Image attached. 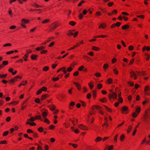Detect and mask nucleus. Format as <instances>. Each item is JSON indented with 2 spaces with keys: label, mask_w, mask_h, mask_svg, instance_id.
Returning <instances> with one entry per match:
<instances>
[{
  "label": "nucleus",
  "mask_w": 150,
  "mask_h": 150,
  "mask_svg": "<svg viewBox=\"0 0 150 150\" xmlns=\"http://www.w3.org/2000/svg\"><path fill=\"white\" fill-rule=\"evenodd\" d=\"M59 25L58 22H55L52 23L51 25V28L49 30L50 31H53Z\"/></svg>",
  "instance_id": "nucleus-1"
},
{
  "label": "nucleus",
  "mask_w": 150,
  "mask_h": 150,
  "mask_svg": "<svg viewBox=\"0 0 150 150\" xmlns=\"http://www.w3.org/2000/svg\"><path fill=\"white\" fill-rule=\"evenodd\" d=\"M121 111L124 114H127L128 113V108L126 106H124L121 108Z\"/></svg>",
  "instance_id": "nucleus-2"
},
{
  "label": "nucleus",
  "mask_w": 150,
  "mask_h": 150,
  "mask_svg": "<svg viewBox=\"0 0 150 150\" xmlns=\"http://www.w3.org/2000/svg\"><path fill=\"white\" fill-rule=\"evenodd\" d=\"M78 127L80 129L83 130H86L88 129V128L87 127L85 126L82 125H79Z\"/></svg>",
  "instance_id": "nucleus-3"
},
{
  "label": "nucleus",
  "mask_w": 150,
  "mask_h": 150,
  "mask_svg": "<svg viewBox=\"0 0 150 150\" xmlns=\"http://www.w3.org/2000/svg\"><path fill=\"white\" fill-rule=\"evenodd\" d=\"M28 100V99H27L26 100L24 101L22 104H21V109L22 110H24L25 108H26L27 105L26 103V101Z\"/></svg>",
  "instance_id": "nucleus-4"
},
{
  "label": "nucleus",
  "mask_w": 150,
  "mask_h": 150,
  "mask_svg": "<svg viewBox=\"0 0 150 150\" xmlns=\"http://www.w3.org/2000/svg\"><path fill=\"white\" fill-rule=\"evenodd\" d=\"M130 76L131 78L134 76V79H136L137 77L136 76V74L134 71H131L130 72Z\"/></svg>",
  "instance_id": "nucleus-5"
},
{
  "label": "nucleus",
  "mask_w": 150,
  "mask_h": 150,
  "mask_svg": "<svg viewBox=\"0 0 150 150\" xmlns=\"http://www.w3.org/2000/svg\"><path fill=\"white\" fill-rule=\"evenodd\" d=\"M117 94L114 92H112V94H110L109 95V98L110 99H111L112 97L113 98L115 99L117 98Z\"/></svg>",
  "instance_id": "nucleus-6"
},
{
  "label": "nucleus",
  "mask_w": 150,
  "mask_h": 150,
  "mask_svg": "<svg viewBox=\"0 0 150 150\" xmlns=\"http://www.w3.org/2000/svg\"><path fill=\"white\" fill-rule=\"evenodd\" d=\"M138 75L139 76H144L146 75L144 71H142V72L137 71Z\"/></svg>",
  "instance_id": "nucleus-7"
},
{
  "label": "nucleus",
  "mask_w": 150,
  "mask_h": 150,
  "mask_svg": "<svg viewBox=\"0 0 150 150\" xmlns=\"http://www.w3.org/2000/svg\"><path fill=\"white\" fill-rule=\"evenodd\" d=\"M73 83L76 85L78 90H81V86L79 83L75 82H74Z\"/></svg>",
  "instance_id": "nucleus-8"
},
{
  "label": "nucleus",
  "mask_w": 150,
  "mask_h": 150,
  "mask_svg": "<svg viewBox=\"0 0 150 150\" xmlns=\"http://www.w3.org/2000/svg\"><path fill=\"white\" fill-rule=\"evenodd\" d=\"M149 114L146 112L144 116V119L145 121L147 122L148 121V119L149 118Z\"/></svg>",
  "instance_id": "nucleus-9"
},
{
  "label": "nucleus",
  "mask_w": 150,
  "mask_h": 150,
  "mask_svg": "<svg viewBox=\"0 0 150 150\" xmlns=\"http://www.w3.org/2000/svg\"><path fill=\"white\" fill-rule=\"evenodd\" d=\"M35 118L34 117H31L30 119H27V122H33L35 121Z\"/></svg>",
  "instance_id": "nucleus-10"
},
{
  "label": "nucleus",
  "mask_w": 150,
  "mask_h": 150,
  "mask_svg": "<svg viewBox=\"0 0 150 150\" xmlns=\"http://www.w3.org/2000/svg\"><path fill=\"white\" fill-rule=\"evenodd\" d=\"M146 50L147 51H149L150 50V47H149L148 46L146 47V46H144L142 49V50L143 52H144V51Z\"/></svg>",
  "instance_id": "nucleus-11"
},
{
  "label": "nucleus",
  "mask_w": 150,
  "mask_h": 150,
  "mask_svg": "<svg viewBox=\"0 0 150 150\" xmlns=\"http://www.w3.org/2000/svg\"><path fill=\"white\" fill-rule=\"evenodd\" d=\"M38 56L35 54H32L31 56V58L32 60H36Z\"/></svg>",
  "instance_id": "nucleus-12"
},
{
  "label": "nucleus",
  "mask_w": 150,
  "mask_h": 150,
  "mask_svg": "<svg viewBox=\"0 0 150 150\" xmlns=\"http://www.w3.org/2000/svg\"><path fill=\"white\" fill-rule=\"evenodd\" d=\"M29 22L28 20L27 19H23L21 21V22L22 23L26 24L28 23Z\"/></svg>",
  "instance_id": "nucleus-13"
},
{
  "label": "nucleus",
  "mask_w": 150,
  "mask_h": 150,
  "mask_svg": "<svg viewBox=\"0 0 150 150\" xmlns=\"http://www.w3.org/2000/svg\"><path fill=\"white\" fill-rule=\"evenodd\" d=\"M129 28V26L127 25H125L124 26H122V29L123 30L127 29Z\"/></svg>",
  "instance_id": "nucleus-14"
},
{
  "label": "nucleus",
  "mask_w": 150,
  "mask_h": 150,
  "mask_svg": "<svg viewBox=\"0 0 150 150\" xmlns=\"http://www.w3.org/2000/svg\"><path fill=\"white\" fill-rule=\"evenodd\" d=\"M132 127V125H130L129 126L127 130V132L128 133H129L131 131Z\"/></svg>",
  "instance_id": "nucleus-15"
},
{
  "label": "nucleus",
  "mask_w": 150,
  "mask_h": 150,
  "mask_svg": "<svg viewBox=\"0 0 150 150\" xmlns=\"http://www.w3.org/2000/svg\"><path fill=\"white\" fill-rule=\"evenodd\" d=\"M45 48V47L43 46H41L39 47H38L36 48V50L37 51H39L40 50H42L43 49H44Z\"/></svg>",
  "instance_id": "nucleus-16"
},
{
  "label": "nucleus",
  "mask_w": 150,
  "mask_h": 150,
  "mask_svg": "<svg viewBox=\"0 0 150 150\" xmlns=\"http://www.w3.org/2000/svg\"><path fill=\"white\" fill-rule=\"evenodd\" d=\"M150 90V87L147 86H145V88L144 89V92H146V91H148L149 90Z\"/></svg>",
  "instance_id": "nucleus-17"
},
{
  "label": "nucleus",
  "mask_w": 150,
  "mask_h": 150,
  "mask_svg": "<svg viewBox=\"0 0 150 150\" xmlns=\"http://www.w3.org/2000/svg\"><path fill=\"white\" fill-rule=\"evenodd\" d=\"M92 50L96 51H99L100 50V48H99V47L94 46L92 47Z\"/></svg>",
  "instance_id": "nucleus-18"
},
{
  "label": "nucleus",
  "mask_w": 150,
  "mask_h": 150,
  "mask_svg": "<svg viewBox=\"0 0 150 150\" xmlns=\"http://www.w3.org/2000/svg\"><path fill=\"white\" fill-rule=\"evenodd\" d=\"M28 54H26L23 56V58L25 61H26L27 60V58L28 57Z\"/></svg>",
  "instance_id": "nucleus-19"
},
{
  "label": "nucleus",
  "mask_w": 150,
  "mask_h": 150,
  "mask_svg": "<svg viewBox=\"0 0 150 150\" xmlns=\"http://www.w3.org/2000/svg\"><path fill=\"white\" fill-rule=\"evenodd\" d=\"M26 124H28L30 125L31 126H35L36 125V124L35 122H26Z\"/></svg>",
  "instance_id": "nucleus-20"
},
{
  "label": "nucleus",
  "mask_w": 150,
  "mask_h": 150,
  "mask_svg": "<svg viewBox=\"0 0 150 150\" xmlns=\"http://www.w3.org/2000/svg\"><path fill=\"white\" fill-rule=\"evenodd\" d=\"M102 139V138H101L100 137H98L95 139V141L96 142H98L100 141H101Z\"/></svg>",
  "instance_id": "nucleus-21"
},
{
  "label": "nucleus",
  "mask_w": 150,
  "mask_h": 150,
  "mask_svg": "<svg viewBox=\"0 0 150 150\" xmlns=\"http://www.w3.org/2000/svg\"><path fill=\"white\" fill-rule=\"evenodd\" d=\"M125 138V136L124 134H122L121 135L120 137V139L121 141H122Z\"/></svg>",
  "instance_id": "nucleus-22"
},
{
  "label": "nucleus",
  "mask_w": 150,
  "mask_h": 150,
  "mask_svg": "<svg viewBox=\"0 0 150 150\" xmlns=\"http://www.w3.org/2000/svg\"><path fill=\"white\" fill-rule=\"evenodd\" d=\"M109 67V65L107 64H104L103 66V68L104 69L106 70Z\"/></svg>",
  "instance_id": "nucleus-23"
},
{
  "label": "nucleus",
  "mask_w": 150,
  "mask_h": 150,
  "mask_svg": "<svg viewBox=\"0 0 150 150\" xmlns=\"http://www.w3.org/2000/svg\"><path fill=\"white\" fill-rule=\"evenodd\" d=\"M69 24L71 26H74L75 25L76 23L73 21H71L69 22Z\"/></svg>",
  "instance_id": "nucleus-24"
},
{
  "label": "nucleus",
  "mask_w": 150,
  "mask_h": 150,
  "mask_svg": "<svg viewBox=\"0 0 150 150\" xmlns=\"http://www.w3.org/2000/svg\"><path fill=\"white\" fill-rule=\"evenodd\" d=\"M113 72L115 74H117L118 73V71L116 68L113 69Z\"/></svg>",
  "instance_id": "nucleus-25"
},
{
  "label": "nucleus",
  "mask_w": 150,
  "mask_h": 150,
  "mask_svg": "<svg viewBox=\"0 0 150 150\" xmlns=\"http://www.w3.org/2000/svg\"><path fill=\"white\" fill-rule=\"evenodd\" d=\"M104 120L105 121V123L104 124H103L102 126H104V125H105L106 127H107L108 125L106 123V122L108 121V119L105 117Z\"/></svg>",
  "instance_id": "nucleus-26"
},
{
  "label": "nucleus",
  "mask_w": 150,
  "mask_h": 150,
  "mask_svg": "<svg viewBox=\"0 0 150 150\" xmlns=\"http://www.w3.org/2000/svg\"><path fill=\"white\" fill-rule=\"evenodd\" d=\"M47 115V113L46 112H43L42 113V116L44 118H45Z\"/></svg>",
  "instance_id": "nucleus-27"
},
{
  "label": "nucleus",
  "mask_w": 150,
  "mask_h": 150,
  "mask_svg": "<svg viewBox=\"0 0 150 150\" xmlns=\"http://www.w3.org/2000/svg\"><path fill=\"white\" fill-rule=\"evenodd\" d=\"M49 67L48 66H45L43 67V70L44 71H47L49 69Z\"/></svg>",
  "instance_id": "nucleus-28"
},
{
  "label": "nucleus",
  "mask_w": 150,
  "mask_h": 150,
  "mask_svg": "<svg viewBox=\"0 0 150 150\" xmlns=\"http://www.w3.org/2000/svg\"><path fill=\"white\" fill-rule=\"evenodd\" d=\"M118 136V134H116L114 138V140L115 142H116L117 141V138Z\"/></svg>",
  "instance_id": "nucleus-29"
},
{
  "label": "nucleus",
  "mask_w": 150,
  "mask_h": 150,
  "mask_svg": "<svg viewBox=\"0 0 150 150\" xmlns=\"http://www.w3.org/2000/svg\"><path fill=\"white\" fill-rule=\"evenodd\" d=\"M88 84L90 88L91 89H92L93 87V85L92 84H91V82H90Z\"/></svg>",
  "instance_id": "nucleus-30"
},
{
  "label": "nucleus",
  "mask_w": 150,
  "mask_h": 150,
  "mask_svg": "<svg viewBox=\"0 0 150 150\" xmlns=\"http://www.w3.org/2000/svg\"><path fill=\"white\" fill-rule=\"evenodd\" d=\"M47 94L43 95L42 96L41 99L42 100H43L45 99L47 97Z\"/></svg>",
  "instance_id": "nucleus-31"
},
{
  "label": "nucleus",
  "mask_w": 150,
  "mask_h": 150,
  "mask_svg": "<svg viewBox=\"0 0 150 150\" xmlns=\"http://www.w3.org/2000/svg\"><path fill=\"white\" fill-rule=\"evenodd\" d=\"M85 2V1L84 0H82L79 3V4L78 5V6H81L82 4H83Z\"/></svg>",
  "instance_id": "nucleus-32"
},
{
  "label": "nucleus",
  "mask_w": 150,
  "mask_h": 150,
  "mask_svg": "<svg viewBox=\"0 0 150 150\" xmlns=\"http://www.w3.org/2000/svg\"><path fill=\"white\" fill-rule=\"evenodd\" d=\"M71 31H72L71 30H70L69 31V32L67 33V35L69 36H71L72 35H73V33H72L71 32Z\"/></svg>",
  "instance_id": "nucleus-33"
},
{
  "label": "nucleus",
  "mask_w": 150,
  "mask_h": 150,
  "mask_svg": "<svg viewBox=\"0 0 150 150\" xmlns=\"http://www.w3.org/2000/svg\"><path fill=\"white\" fill-rule=\"evenodd\" d=\"M103 86V85L101 84H98L97 85V87L98 89H100Z\"/></svg>",
  "instance_id": "nucleus-34"
},
{
  "label": "nucleus",
  "mask_w": 150,
  "mask_h": 150,
  "mask_svg": "<svg viewBox=\"0 0 150 150\" xmlns=\"http://www.w3.org/2000/svg\"><path fill=\"white\" fill-rule=\"evenodd\" d=\"M145 55L146 57V60H149L150 56L146 53L145 54Z\"/></svg>",
  "instance_id": "nucleus-35"
},
{
  "label": "nucleus",
  "mask_w": 150,
  "mask_h": 150,
  "mask_svg": "<svg viewBox=\"0 0 150 150\" xmlns=\"http://www.w3.org/2000/svg\"><path fill=\"white\" fill-rule=\"evenodd\" d=\"M36 118L35 119H39L41 121H42V119L41 116L40 115H36L35 116Z\"/></svg>",
  "instance_id": "nucleus-36"
},
{
  "label": "nucleus",
  "mask_w": 150,
  "mask_h": 150,
  "mask_svg": "<svg viewBox=\"0 0 150 150\" xmlns=\"http://www.w3.org/2000/svg\"><path fill=\"white\" fill-rule=\"evenodd\" d=\"M12 45L10 43H7L3 45V47H6V46H11Z\"/></svg>",
  "instance_id": "nucleus-37"
},
{
  "label": "nucleus",
  "mask_w": 150,
  "mask_h": 150,
  "mask_svg": "<svg viewBox=\"0 0 150 150\" xmlns=\"http://www.w3.org/2000/svg\"><path fill=\"white\" fill-rule=\"evenodd\" d=\"M141 110V108L140 107H138L136 109V112L138 113H139Z\"/></svg>",
  "instance_id": "nucleus-38"
},
{
  "label": "nucleus",
  "mask_w": 150,
  "mask_h": 150,
  "mask_svg": "<svg viewBox=\"0 0 150 150\" xmlns=\"http://www.w3.org/2000/svg\"><path fill=\"white\" fill-rule=\"evenodd\" d=\"M7 74L2 75L1 74V78H5L7 76Z\"/></svg>",
  "instance_id": "nucleus-39"
},
{
  "label": "nucleus",
  "mask_w": 150,
  "mask_h": 150,
  "mask_svg": "<svg viewBox=\"0 0 150 150\" xmlns=\"http://www.w3.org/2000/svg\"><path fill=\"white\" fill-rule=\"evenodd\" d=\"M84 69V66H81L78 69V70L79 71H81Z\"/></svg>",
  "instance_id": "nucleus-40"
},
{
  "label": "nucleus",
  "mask_w": 150,
  "mask_h": 150,
  "mask_svg": "<svg viewBox=\"0 0 150 150\" xmlns=\"http://www.w3.org/2000/svg\"><path fill=\"white\" fill-rule=\"evenodd\" d=\"M43 128L42 127H40L38 128V130L40 132H42L43 131Z\"/></svg>",
  "instance_id": "nucleus-41"
},
{
  "label": "nucleus",
  "mask_w": 150,
  "mask_h": 150,
  "mask_svg": "<svg viewBox=\"0 0 150 150\" xmlns=\"http://www.w3.org/2000/svg\"><path fill=\"white\" fill-rule=\"evenodd\" d=\"M42 92V90L41 89H40L37 91L36 94L38 95H39Z\"/></svg>",
  "instance_id": "nucleus-42"
},
{
  "label": "nucleus",
  "mask_w": 150,
  "mask_h": 150,
  "mask_svg": "<svg viewBox=\"0 0 150 150\" xmlns=\"http://www.w3.org/2000/svg\"><path fill=\"white\" fill-rule=\"evenodd\" d=\"M44 122L47 123V124H49L50 123V121L47 118L45 119Z\"/></svg>",
  "instance_id": "nucleus-43"
},
{
  "label": "nucleus",
  "mask_w": 150,
  "mask_h": 150,
  "mask_svg": "<svg viewBox=\"0 0 150 150\" xmlns=\"http://www.w3.org/2000/svg\"><path fill=\"white\" fill-rule=\"evenodd\" d=\"M8 64V62L7 61H3L2 62V65H7Z\"/></svg>",
  "instance_id": "nucleus-44"
},
{
  "label": "nucleus",
  "mask_w": 150,
  "mask_h": 150,
  "mask_svg": "<svg viewBox=\"0 0 150 150\" xmlns=\"http://www.w3.org/2000/svg\"><path fill=\"white\" fill-rule=\"evenodd\" d=\"M33 136L34 137L37 138L38 137V135L37 133L33 132Z\"/></svg>",
  "instance_id": "nucleus-45"
},
{
  "label": "nucleus",
  "mask_w": 150,
  "mask_h": 150,
  "mask_svg": "<svg viewBox=\"0 0 150 150\" xmlns=\"http://www.w3.org/2000/svg\"><path fill=\"white\" fill-rule=\"evenodd\" d=\"M8 133V131H6L4 132L3 134V135L4 136H6Z\"/></svg>",
  "instance_id": "nucleus-46"
},
{
  "label": "nucleus",
  "mask_w": 150,
  "mask_h": 150,
  "mask_svg": "<svg viewBox=\"0 0 150 150\" xmlns=\"http://www.w3.org/2000/svg\"><path fill=\"white\" fill-rule=\"evenodd\" d=\"M54 44V42H51L50 44L48 46L49 47H52Z\"/></svg>",
  "instance_id": "nucleus-47"
},
{
  "label": "nucleus",
  "mask_w": 150,
  "mask_h": 150,
  "mask_svg": "<svg viewBox=\"0 0 150 150\" xmlns=\"http://www.w3.org/2000/svg\"><path fill=\"white\" fill-rule=\"evenodd\" d=\"M102 15V13H101L100 12V11H98L96 13V16H100Z\"/></svg>",
  "instance_id": "nucleus-48"
},
{
  "label": "nucleus",
  "mask_w": 150,
  "mask_h": 150,
  "mask_svg": "<svg viewBox=\"0 0 150 150\" xmlns=\"http://www.w3.org/2000/svg\"><path fill=\"white\" fill-rule=\"evenodd\" d=\"M136 16L138 18H140L142 19H143L144 18V16L143 15H137Z\"/></svg>",
  "instance_id": "nucleus-49"
},
{
  "label": "nucleus",
  "mask_w": 150,
  "mask_h": 150,
  "mask_svg": "<svg viewBox=\"0 0 150 150\" xmlns=\"http://www.w3.org/2000/svg\"><path fill=\"white\" fill-rule=\"evenodd\" d=\"M16 80H15L14 79H11L9 80L10 82L14 83L15 81H16Z\"/></svg>",
  "instance_id": "nucleus-50"
},
{
  "label": "nucleus",
  "mask_w": 150,
  "mask_h": 150,
  "mask_svg": "<svg viewBox=\"0 0 150 150\" xmlns=\"http://www.w3.org/2000/svg\"><path fill=\"white\" fill-rule=\"evenodd\" d=\"M50 108L51 110L54 111L55 109V106L54 105L50 107Z\"/></svg>",
  "instance_id": "nucleus-51"
},
{
  "label": "nucleus",
  "mask_w": 150,
  "mask_h": 150,
  "mask_svg": "<svg viewBox=\"0 0 150 150\" xmlns=\"http://www.w3.org/2000/svg\"><path fill=\"white\" fill-rule=\"evenodd\" d=\"M113 4H114V3L112 2H110V3H109L108 4V6L109 7L112 6Z\"/></svg>",
  "instance_id": "nucleus-52"
},
{
  "label": "nucleus",
  "mask_w": 150,
  "mask_h": 150,
  "mask_svg": "<svg viewBox=\"0 0 150 150\" xmlns=\"http://www.w3.org/2000/svg\"><path fill=\"white\" fill-rule=\"evenodd\" d=\"M72 89H73V88H71V89H69L68 90V92L69 93V94L71 95L72 94Z\"/></svg>",
  "instance_id": "nucleus-53"
},
{
  "label": "nucleus",
  "mask_w": 150,
  "mask_h": 150,
  "mask_svg": "<svg viewBox=\"0 0 150 150\" xmlns=\"http://www.w3.org/2000/svg\"><path fill=\"white\" fill-rule=\"evenodd\" d=\"M72 69L73 68L71 67H70L67 68V71L68 72H71L72 70Z\"/></svg>",
  "instance_id": "nucleus-54"
},
{
  "label": "nucleus",
  "mask_w": 150,
  "mask_h": 150,
  "mask_svg": "<svg viewBox=\"0 0 150 150\" xmlns=\"http://www.w3.org/2000/svg\"><path fill=\"white\" fill-rule=\"evenodd\" d=\"M49 21V20L47 19H46L45 20L43 21L42 23H45L48 22Z\"/></svg>",
  "instance_id": "nucleus-55"
},
{
  "label": "nucleus",
  "mask_w": 150,
  "mask_h": 150,
  "mask_svg": "<svg viewBox=\"0 0 150 150\" xmlns=\"http://www.w3.org/2000/svg\"><path fill=\"white\" fill-rule=\"evenodd\" d=\"M42 91H46L47 89V87H43L42 88H41Z\"/></svg>",
  "instance_id": "nucleus-56"
},
{
  "label": "nucleus",
  "mask_w": 150,
  "mask_h": 150,
  "mask_svg": "<svg viewBox=\"0 0 150 150\" xmlns=\"http://www.w3.org/2000/svg\"><path fill=\"white\" fill-rule=\"evenodd\" d=\"M35 101L37 103H40V99L38 98H37L35 100Z\"/></svg>",
  "instance_id": "nucleus-57"
},
{
  "label": "nucleus",
  "mask_w": 150,
  "mask_h": 150,
  "mask_svg": "<svg viewBox=\"0 0 150 150\" xmlns=\"http://www.w3.org/2000/svg\"><path fill=\"white\" fill-rule=\"evenodd\" d=\"M105 107L106 108V109L108 111V112H111V110L108 108L107 106H105Z\"/></svg>",
  "instance_id": "nucleus-58"
},
{
  "label": "nucleus",
  "mask_w": 150,
  "mask_h": 150,
  "mask_svg": "<svg viewBox=\"0 0 150 150\" xmlns=\"http://www.w3.org/2000/svg\"><path fill=\"white\" fill-rule=\"evenodd\" d=\"M14 52V51H13V50H12L11 51H8V52H6V54H12Z\"/></svg>",
  "instance_id": "nucleus-59"
},
{
  "label": "nucleus",
  "mask_w": 150,
  "mask_h": 150,
  "mask_svg": "<svg viewBox=\"0 0 150 150\" xmlns=\"http://www.w3.org/2000/svg\"><path fill=\"white\" fill-rule=\"evenodd\" d=\"M137 115V114L136 112L133 113L132 115V116L134 117H136Z\"/></svg>",
  "instance_id": "nucleus-60"
},
{
  "label": "nucleus",
  "mask_w": 150,
  "mask_h": 150,
  "mask_svg": "<svg viewBox=\"0 0 150 150\" xmlns=\"http://www.w3.org/2000/svg\"><path fill=\"white\" fill-rule=\"evenodd\" d=\"M83 57L85 60L88 61V59H89V58L86 55L83 56Z\"/></svg>",
  "instance_id": "nucleus-61"
},
{
  "label": "nucleus",
  "mask_w": 150,
  "mask_h": 150,
  "mask_svg": "<svg viewBox=\"0 0 150 150\" xmlns=\"http://www.w3.org/2000/svg\"><path fill=\"white\" fill-rule=\"evenodd\" d=\"M113 146L112 145L109 146L108 147V150H112L113 149Z\"/></svg>",
  "instance_id": "nucleus-62"
},
{
  "label": "nucleus",
  "mask_w": 150,
  "mask_h": 150,
  "mask_svg": "<svg viewBox=\"0 0 150 150\" xmlns=\"http://www.w3.org/2000/svg\"><path fill=\"white\" fill-rule=\"evenodd\" d=\"M112 81V80L111 78H109L108 79V82L109 84L111 83Z\"/></svg>",
  "instance_id": "nucleus-63"
},
{
  "label": "nucleus",
  "mask_w": 150,
  "mask_h": 150,
  "mask_svg": "<svg viewBox=\"0 0 150 150\" xmlns=\"http://www.w3.org/2000/svg\"><path fill=\"white\" fill-rule=\"evenodd\" d=\"M91 95L90 93H88L87 94V96H86V97H87V98L89 99L91 98Z\"/></svg>",
  "instance_id": "nucleus-64"
}]
</instances>
